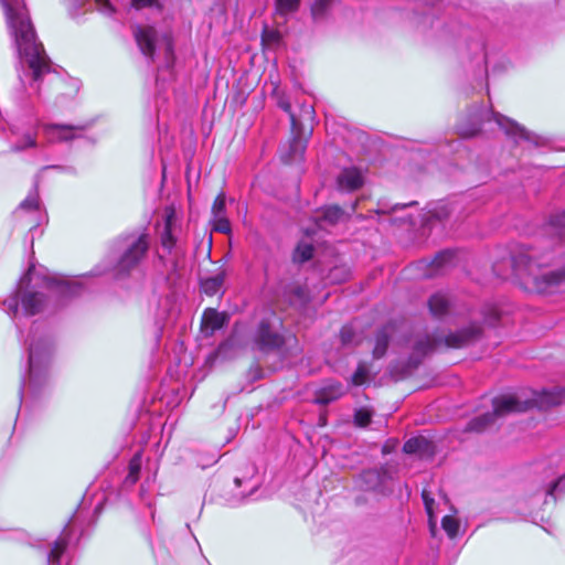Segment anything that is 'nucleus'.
<instances>
[{"instance_id": "obj_2", "label": "nucleus", "mask_w": 565, "mask_h": 565, "mask_svg": "<svg viewBox=\"0 0 565 565\" xmlns=\"http://www.w3.org/2000/svg\"><path fill=\"white\" fill-rule=\"evenodd\" d=\"M554 252L545 245H515L507 259L492 265L493 274L502 279L514 276L531 281L540 294L565 291V265L556 270L539 275L537 269L554 260Z\"/></svg>"}, {"instance_id": "obj_24", "label": "nucleus", "mask_w": 565, "mask_h": 565, "mask_svg": "<svg viewBox=\"0 0 565 565\" xmlns=\"http://www.w3.org/2000/svg\"><path fill=\"white\" fill-rule=\"evenodd\" d=\"M344 394V390L341 383L331 382L321 387L315 395L313 402L318 405H329L337 401Z\"/></svg>"}, {"instance_id": "obj_19", "label": "nucleus", "mask_w": 565, "mask_h": 565, "mask_svg": "<svg viewBox=\"0 0 565 565\" xmlns=\"http://www.w3.org/2000/svg\"><path fill=\"white\" fill-rule=\"evenodd\" d=\"M226 269L220 268L216 274L200 279V290L209 296H215L218 292L224 294V282L226 279Z\"/></svg>"}, {"instance_id": "obj_41", "label": "nucleus", "mask_w": 565, "mask_h": 565, "mask_svg": "<svg viewBox=\"0 0 565 565\" xmlns=\"http://www.w3.org/2000/svg\"><path fill=\"white\" fill-rule=\"evenodd\" d=\"M97 10L105 14V15H111L115 12V9L109 0H95Z\"/></svg>"}, {"instance_id": "obj_45", "label": "nucleus", "mask_w": 565, "mask_h": 565, "mask_svg": "<svg viewBox=\"0 0 565 565\" xmlns=\"http://www.w3.org/2000/svg\"><path fill=\"white\" fill-rule=\"evenodd\" d=\"M131 4L135 9H143L149 7H157L158 0H131Z\"/></svg>"}, {"instance_id": "obj_26", "label": "nucleus", "mask_w": 565, "mask_h": 565, "mask_svg": "<svg viewBox=\"0 0 565 565\" xmlns=\"http://www.w3.org/2000/svg\"><path fill=\"white\" fill-rule=\"evenodd\" d=\"M257 473V467L254 463L247 465L246 473L243 477H235L234 482L237 487H241L243 483L248 484V492L246 494H242V501H245L249 495L254 494L258 488L259 482L254 480Z\"/></svg>"}, {"instance_id": "obj_51", "label": "nucleus", "mask_w": 565, "mask_h": 565, "mask_svg": "<svg viewBox=\"0 0 565 565\" xmlns=\"http://www.w3.org/2000/svg\"><path fill=\"white\" fill-rule=\"evenodd\" d=\"M166 51H167L168 55H172L173 54V45H172L171 41L167 42Z\"/></svg>"}, {"instance_id": "obj_9", "label": "nucleus", "mask_w": 565, "mask_h": 565, "mask_svg": "<svg viewBox=\"0 0 565 565\" xmlns=\"http://www.w3.org/2000/svg\"><path fill=\"white\" fill-rule=\"evenodd\" d=\"M118 256L114 265V276L121 280L143 273V265L150 249V238L146 233L129 234L117 241Z\"/></svg>"}, {"instance_id": "obj_25", "label": "nucleus", "mask_w": 565, "mask_h": 565, "mask_svg": "<svg viewBox=\"0 0 565 565\" xmlns=\"http://www.w3.org/2000/svg\"><path fill=\"white\" fill-rule=\"evenodd\" d=\"M450 299L444 292H435L428 299L429 312L436 319H444L450 310Z\"/></svg>"}, {"instance_id": "obj_7", "label": "nucleus", "mask_w": 565, "mask_h": 565, "mask_svg": "<svg viewBox=\"0 0 565 565\" xmlns=\"http://www.w3.org/2000/svg\"><path fill=\"white\" fill-rule=\"evenodd\" d=\"M483 331V323L475 320L447 334H425L414 342L408 363L417 367L426 355L441 348L463 349L471 347L482 339Z\"/></svg>"}, {"instance_id": "obj_16", "label": "nucleus", "mask_w": 565, "mask_h": 565, "mask_svg": "<svg viewBox=\"0 0 565 565\" xmlns=\"http://www.w3.org/2000/svg\"><path fill=\"white\" fill-rule=\"evenodd\" d=\"M364 184V175L356 167L344 168L337 177V188L341 192H354Z\"/></svg>"}, {"instance_id": "obj_34", "label": "nucleus", "mask_w": 565, "mask_h": 565, "mask_svg": "<svg viewBox=\"0 0 565 565\" xmlns=\"http://www.w3.org/2000/svg\"><path fill=\"white\" fill-rule=\"evenodd\" d=\"M300 6V0H276V12L279 15H286L296 12Z\"/></svg>"}, {"instance_id": "obj_13", "label": "nucleus", "mask_w": 565, "mask_h": 565, "mask_svg": "<svg viewBox=\"0 0 565 565\" xmlns=\"http://www.w3.org/2000/svg\"><path fill=\"white\" fill-rule=\"evenodd\" d=\"M132 34L140 52L150 61H153L156 54V45L158 41V32L150 25H135Z\"/></svg>"}, {"instance_id": "obj_21", "label": "nucleus", "mask_w": 565, "mask_h": 565, "mask_svg": "<svg viewBox=\"0 0 565 565\" xmlns=\"http://www.w3.org/2000/svg\"><path fill=\"white\" fill-rule=\"evenodd\" d=\"M278 106L289 115L291 130L297 131L300 129L302 121H312L315 117V109L311 105H302L300 117L296 116L291 110V105L285 99L278 102Z\"/></svg>"}, {"instance_id": "obj_8", "label": "nucleus", "mask_w": 565, "mask_h": 565, "mask_svg": "<svg viewBox=\"0 0 565 565\" xmlns=\"http://www.w3.org/2000/svg\"><path fill=\"white\" fill-rule=\"evenodd\" d=\"M562 393L558 391H543L535 401H521L514 395H500L492 399L491 412L471 418L466 426L467 431L481 433L492 426L495 420L510 413H522L535 403L540 408L547 409L562 403Z\"/></svg>"}, {"instance_id": "obj_30", "label": "nucleus", "mask_w": 565, "mask_h": 565, "mask_svg": "<svg viewBox=\"0 0 565 565\" xmlns=\"http://www.w3.org/2000/svg\"><path fill=\"white\" fill-rule=\"evenodd\" d=\"M458 209V202H439L436 207L429 211L433 218L443 221L448 218Z\"/></svg>"}, {"instance_id": "obj_35", "label": "nucleus", "mask_w": 565, "mask_h": 565, "mask_svg": "<svg viewBox=\"0 0 565 565\" xmlns=\"http://www.w3.org/2000/svg\"><path fill=\"white\" fill-rule=\"evenodd\" d=\"M373 412L366 407H360L354 412V424L358 427H366L372 422Z\"/></svg>"}, {"instance_id": "obj_33", "label": "nucleus", "mask_w": 565, "mask_h": 565, "mask_svg": "<svg viewBox=\"0 0 565 565\" xmlns=\"http://www.w3.org/2000/svg\"><path fill=\"white\" fill-rule=\"evenodd\" d=\"M313 256V247L308 243H300L294 252V260L303 264L310 260Z\"/></svg>"}, {"instance_id": "obj_49", "label": "nucleus", "mask_w": 565, "mask_h": 565, "mask_svg": "<svg viewBox=\"0 0 565 565\" xmlns=\"http://www.w3.org/2000/svg\"><path fill=\"white\" fill-rule=\"evenodd\" d=\"M291 292L300 300L303 301L306 299V291L301 286L291 287Z\"/></svg>"}, {"instance_id": "obj_28", "label": "nucleus", "mask_w": 565, "mask_h": 565, "mask_svg": "<svg viewBox=\"0 0 565 565\" xmlns=\"http://www.w3.org/2000/svg\"><path fill=\"white\" fill-rule=\"evenodd\" d=\"M455 258V253L450 249L438 252L430 262L431 270L428 275L438 274L445 267L450 265Z\"/></svg>"}, {"instance_id": "obj_14", "label": "nucleus", "mask_w": 565, "mask_h": 565, "mask_svg": "<svg viewBox=\"0 0 565 565\" xmlns=\"http://www.w3.org/2000/svg\"><path fill=\"white\" fill-rule=\"evenodd\" d=\"M85 126L65 125V124H44L43 131L52 142H67L82 136Z\"/></svg>"}, {"instance_id": "obj_15", "label": "nucleus", "mask_w": 565, "mask_h": 565, "mask_svg": "<svg viewBox=\"0 0 565 565\" xmlns=\"http://www.w3.org/2000/svg\"><path fill=\"white\" fill-rule=\"evenodd\" d=\"M180 226L178 224L177 215L173 210L169 211L164 215L163 228L160 232V244L161 247L168 253L172 254L178 248V233Z\"/></svg>"}, {"instance_id": "obj_5", "label": "nucleus", "mask_w": 565, "mask_h": 565, "mask_svg": "<svg viewBox=\"0 0 565 565\" xmlns=\"http://www.w3.org/2000/svg\"><path fill=\"white\" fill-rule=\"evenodd\" d=\"M456 129L462 138H472L479 134H493L501 130L515 142L527 141L537 145L536 135L482 103L471 105L458 119Z\"/></svg>"}, {"instance_id": "obj_54", "label": "nucleus", "mask_w": 565, "mask_h": 565, "mask_svg": "<svg viewBox=\"0 0 565 565\" xmlns=\"http://www.w3.org/2000/svg\"><path fill=\"white\" fill-rule=\"evenodd\" d=\"M404 222H412L409 217L403 218Z\"/></svg>"}, {"instance_id": "obj_29", "label": "nucleus", "mask_w": 565, "mask_h": 565, "mask_svg": "<svg viewBox=\"0 0 565 565\" xmlns=\"http://www.w3.org/2000/svg\"><path fill=\"white\" fill-rule=\"evenodd\" d=\"M38 147L36 134L35 132H25L22 137L11 145L10 151L14 153H19L25 151L28 149H33Z\"/></svg>"}, {"instance_id": "obj_44", "label": "nucleus", "mask_w": 565, "mask_h": 565, "mask_svg": "<svg viewBox=\"0 0 565 565\" xmlns=\"http://www.w3.org/2000/svg\"><path fill=\"white\" fill-rule=\"evenodd\" d=\"M564 480H565V476L563 475V476L558 477L555 481H553L551 487L547 490L546 495L555 499L556 492L561 488V484L563 483Z\"/></svg>"}, {"instance_id": "obj_3", "label": "nucleus", "mask_w": 565, "mask_h": 565, "mask_svg": "<svg viewBox=\"0 0 565 565\" xmlns=\"http://www.w3.org/2000/svg\"><path fill=\"white\" fill-rule=\"evenodd\" d=\"M82 290L79 281L43 275L30 267L12 294L3 300V307L10 316L15 317L21 311L31 317L44 311L52 297L65 299L81 295Z\"/></svg>"}, {"instance_id": "obj_40", "label": "nucleus", "mask_w": 565, "mask_h": 565, "mask_svg": "<svg viewBox=\"0 0 565 565\" xmlns=\"http://www.w3.org/2000/svg\"><path fill=\"white\" fill-rule=\"evenodd\" d=\"M367 379V370L364 365L360 364L351 376V382L355 386L364 384Z\"/></svg>"}, {"instance_id": "obj_17", "label": "nucleus", "mask_w": 565, "mask_h": 565, "mask_svg": "<svg viewBox=\"0 0 565 565\" xmlns=\"http://www.w3.org/2000/svg\"><path fill=\"white\" fill-rule=\"evenodd\" d=\"M228 321L225 312L213 308H206L202 316L201 330L205 337H212L215 331L222 329Z\"/></svg>"}, {"instance_id": "obj_48", "label": "nucleus", "mask_w": 565, "mask_h": 565, "mask_svg": "<svg viewBox=\"0 0 565 565\" xmlns=\"http://www.w3.org/2000/svg\"><path fill=\"white\" fill-rule=\"evenodd\" d=\"M263 41H270L273 43H278L280 41V34L277 31H264Z\"/></svg>"}, {"instance_id": "obj_31", "label": "nucleus", "mask_w": 565, "mask_h": 565, "mask_svg": "<svg viewBox=\"0 0 565 565\" xmlns=\"http://www.w3.org/2000/svg\"><path fill=\"white\" fill-rule=\"evenodd\" d=\"M333 0H313L311 6V17L315 22L323 21L332 6Z\"/></svg>"}, {"instance_id": "obj_11", "label": "nucleus", "mask_w": 565, "mask_h": 565, "mask_svg": "<svg viewBox=\"0 0 565 565\" xmlns=\"http://www.w3.org/2000/svg\"><path fill=\"white\" fill-rule=\"evenodd\" d=\"M392 480L390 471L385 468L364 470L356 479V486L363 491H374L382 495L392 493L387 482Z\"/></svg>"}, {"instance_id": "obj_10", "label": "nucleus", "mask_w": 565, "mask_h": 565, "mask_svg": "<svg viewBox=\"0 0 565 565\" xmlns=\"http://www.w3.org/2000/svg\"><path fill=\"white\" fill-rule=\"evenodd\" d=\"M56 170L62 173L75 174V168L71 166L50 164L42 167L34 175L33 186L26 198L19 204L13 212V217L17 223L30 231L36 228L41 221V202L39 196V185L42 173L46 170Z\"/></svg>"}, {"instance_id": "obj_20", "label": "nucleus", "mask_w": 565, "mask_h": 565, "mask_svg": "<svg viewBox=\"0 0 565 565\" xmlns=\"http://www.w3.org/2000/svg\"><path fill=\"white\" fill-rule=\"evenodd\" d=\"M71 539V530L66 525L61 535L53 542L46 555L47 565H61V557L65 553Z\"/></svg>"}, {"instance_id": "obj_4", "label": "nucleus", "mask_w": 565, "mask_h": 565, "mask_svg": "<svg viewBox=\"0 0 565 565\" xmlns=\"http://www.w3.org/2000/svg\"><path fill=\"white\" fill-rule=\"evenodd\" d=\"M53 349L52 335L33 324L29 334L28 375H22L21 379L20 401H36L49 392Z\"/></svg>"}, {"instance_id": "obj_43", "label": "nucleus", "mask_w": 565, "mask_h": 565, "mask_svg": "<svg viewBox=\"0 0 565 565\" xmlns=\"http://www.w3.org/2000/svg\"><path fill=\"white\" fill-rule=\"evenodd\" d=\"M263 369L259 366V364L255 363L249 367L247 376L249 381L255 382L260 380L263 377Z\"/></svg>"}, {"instance_id": "obj_42", "label": "nucleus", "mask_w": 565, "mask_h": 565, "mask_svg": "<svg viewBox=\"0 0 565 565\" xmlns=\"http://www.w3.org/2000/svg\"><path fill=\"white\" fill-rule=\"evenodd\" d=\"M340 339L343 344H350L354 339L352 327L344 326L340 331Z\"/></svg>"}, {"instance_id": "obj_27", "label": "nucleus", "mask_w": 565, "mask_h": 565, "mask_svg": "<svg viewBox=\"0 0 565 565\" xmlns=\"http://www.w3.org/2000/svg\"><path fill=\"white\" fill-rule=\"evenodd\" d=\"M547 232L554 236V243L561 242L565 236V211L551 214L547 222Z\"/></svg>"}, {"instance_id": "obj_52", "label": "nucleus", "mask_w": 565, "mask_h": 565, "mask_svg": "<svg viewBox=\"0 0 565 565\" xmlns=\"http://www.w3.org/2000/svg\"><path fill=\"white\" fill-rule=\"evenodd\" d=\"M342 270L341 268H334L331 270V276L334 277L338 271Z\"/></svg>"}, {"instance_id": "obj_50", "label": "nucleus", "mask_w": 565, "mask_h": 565, "mask_svg": "<svg viewBox=\"0 0 565 565\" xmlns=\"http://www.w3.org/2000/svg\"><path fill=\"white\" fill-rule=\"evenodd\" d=\"M475 47L480 53V60L482 63L487 64V53L484 51V44L482 42H476Z\"/></svg>"}, {"instance_id": "obj_38", "label": "nucleus", "mask_w": 565, "mask_h": 565, "mask_svg": "<svg viewBox=\"0 0 565 565\" xmlns=\"http://www.w3.org/2000/svg\"><path fill=\"white\" fill-rule=\"evenodd\" d=\"M415 204H417L416 201H412L409 203H403V204L402 203H396L394 205H390L387 203L380 202L376 212L380 213V214H390V213L397 212L399 210H404V209H406L408 206H413Z\"/></svg>"}, {"instance_id": "obj_32", "label": "nucleus", "mask_w": 565, "mask_h": 565, "mask_svg": "<svg viewBox=\"0 0 565 565\" xmlns=\"http://www.w3.org/2000/svg\"><path fill=\"white\" fill-rule=\"evenodd\" d=\"M140 470H141L140 455H135L129 462V471L124 480L125 486H134L139 480Z\"/></svg>"}, {"instance_id": "obj_46", "label": "nucleus", "mask_w": 565, "mask_h": 565, "mask_svg": "<svg viewBox=\"0 0 565 565\" xmlns=\"http://www.w3.org/2000/svg\"><path fill=\"white\" fill-rule=\"evenodd\" d=\"M422 498H423V502H424L425 510H426L427 514L429 516H431L433 512H434V510H433L434 499L426 491H423Z\"/></svg>"}, {"instance_id": "obj_6", "label": "nucleus", "mask_w": 565, "mask_h": 565, "mask_svg": "<svg viewBox=\"0 0 565 565\" xmlns=\"http://www.w3.org/2000/svg\"><path fill=\"white\" fill-rule=\"evenodd\" d=\"M296 342V337L275 311H268L260 317L249 332L252 351L263 358L275 356L282 361L291 353L292 343Z\"/></svg>"}, {"instance_id": "obj_22", "label": "nucleus", "mask_w": 565, "mask_h": 565, "mask_svg": "<svg viewBox=\"0 0 565 565\" xmlns=\"http://www.w3.org/2000/svg\"><path fill=\"white\" fill-rule=\"evenodd\" d=\"M302 129L303 128L301 124L300 129H298L297 131H292L294 137L289 143V150L281 158L285 163H291L302 159L307 148V141L303 140L300 136L302 134Z\"/></svg>"}, {"instance_id": "obj_36", "label": "nucleus", "mask_w": 565, "mask_h": 565, "mask_svg": "<svg viewBox=\"0 0 565 565\" xmlns=\"http://www.w3.org/2000/svg\"><path fill=\"white\" fill-rule=\"evenodd\" d=\"M441 526L450 539H455L459 532V522L451 515H446L441 520Z\"/></svg>"}, {"instance_id": "obj_12", "label": "nucleus", "mask_w": 565, "mask_h": 565, "mask_svg": "<svg viewBox=\"0 0 565 565\" xmlns=\"http://www.w3.org/2000/svg\"><path fill=\"white\" fill-rule=\"evenodd\" d=\"M355 206L356 201L353 202L349 209H343L338 204L324 205L316 212L315 220L320 227L324 225H337L345 222L354 212Z\"/></svg>"}, {"instance_id": "obj_18", "label": "nucleus", "mask_w": 565, "mask_h": 565, "mask_svg": "<svg viewBox=\"0 0 565 565\" xmlns=\"http://www.w3.org/2000/svg\"><path fill=\"white\" fill-rule=\"evenodd\" d=\"M403 451L419 458H431L435 455V445L424 436H416L405 441Z\"/></svg>"}, {"instance_id": "obj_47", "label": "nucleus", "mask_w": 565, "mask_h": 565, "mask_svg": "<svg viewBox=\"0 0 565 565\" xmlns=\"http://www.w3.org/2000/svg\"><path fill=\"white\" fill-rule=\"evenodd\" d=\"M418 19H419V23L423 26H426L428 23L431 28H434V25H435L436 19L434 18L433 13L423 12Z\"/></svg>"}, {"instance_id": "obj_37", "label": "nucleus", "mask_w": 565, "mask_h": 565, "mask_svg": "<svg viewBox=\"0 0 565 565\" xmlns=\"http://www.w3.org/2000/svg\"><path fill=\"white\" fill-rule=\"evenodd\" d=\"M212 217H222L226 215V196L221 192L214 200L212 205Z\"/></svg>"}, {"instance_id": "obj_23", "label": "nucleus", "mask_w": 565, "mask_h": 565, "mask_svg": "<svg viewBox=\"0 0 565 565\" xmlns=\"http://www.w3.org/2000/svg\"><path fill=\"white\" fill-rule=\"evenodd\" d=\"M393 333L394 327L391 323L384 324L376 331L373 349L374 359H382L386 354Z\"/></svg>"}, {"instance_id": "obj_53", "label": "nucleus", "mask_w": 565, "mask_h": 565, "mask_svg": "<svg viewBox=\"0 0 565 565\" xmlns=\"http://www.w3.org/2000/svg\"><path fill=\"white\" fill-rule=\"evenodd\" d=\"M383 452H384V454L388 452V447L384 446V447H383Z\"/></svg>"}, {"instance_id": "obj_39", "label": "nucleus", "mask_w": 565, "mask_h": 565, "mask_svg": "<svg viewBox=\"0 0 565 565\" xmlns=\"http://www.w3.org/2000/svg\"><path fill=\"white\" fill-rule=\"evenodd\" d=\"M212 226L215 232L222 234H230L232 232L231 222L227 216L213 217Z\"/></svg>"}, {"instance_id": "obj_1", "label": "nucleus", "mask_w": 565, "mask_h": 565, "mask_svg": "<svg viewBox=\"0 0 565 565\" xmlns=\"http://www.w3.org/2000/svg\"><path fill=\"white\" fill-rule=\"evenodd\" d=\"M19 55V83L11 93L15 106L26 115L34 113L38 100L58 90L65 79L39 41L24 0H0Z\"/></svg>"}]
</instances>
